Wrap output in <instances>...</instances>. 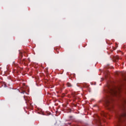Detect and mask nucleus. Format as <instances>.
<instances>
[{
    "label": "nucleus",
    "mask_w": 126,
    "mask_h": 126,
    "mask_svg": "<svg viewBox=\"0 0 126 126\" xmlns=\"http://www.w3.org/2000/svg\"><path fill=\"white\" fill-rule=\"evenodd\" d=\"M108 114H106V113H103V117H104L105 118H106V117H107V115Z\"/></svg>",
    "instance_id": "6"
},
{
    "label": "nucleus",
    "mask_w": 126,
    "mask_h": 126,
    "mask_svg": "<svg viewBox=\"0 0 126 126\" xmlns=\"http://www.w3.org/2000/svg\"><path fill=\"white\" fill-rule=\"evenodd\" d=\"M23 57V55H22V52H20V56H19V59L20 61H21V62H23H23L25 61V59L22 60Z\"/></svg>",
    "instance_id": "4"
},
{
    "label": "nucleus",
    "mask_w": 126,
    "mask_h": 126,
    "mask_svg": "<svg viewBox=\"0 0 126 126\" xmlns=\"http://www.w3.org/2000/svg\"><path fill=\"white\" fill-rule=\"evenodd\" d=\"M115 60H120V57H119V56H116V57H115Z\"/></svg>",
    "instance_id": "7"
},
{
    "label": "nucleus",
    "mask_w": 126,
    "mask_h": 126,
    "mask_svg": "<svg viewBox=\"0 0 126 126\" xmlns=\"http://www.w3.org/2000/svg\"><path fill=\"white\" fill-rule=\"evenodd\" d=\"M94 118L96 122H100L101 121V119H100V117L97 115H95L94 116Z\"/></svg>",
    "instance_id": "3"
},
{
    "label": "nucleus",
    "mask_w": 126,
    "mask_h": 126,
    "mask_svg": "<svg viewBox=\"0 0 126 126\" xmlns=\"http://www.w3.org/2000/svg\"><path fill=\"white\" fill-rule=\"evenodd\" d=\"M69 119H70V120H71V119H72V116H69Z\"/></svg>",
    "instance_id": "8"
},
{
    "label": "nucleus",
    "mask_w": 126,
    "mask_h": 126,
    "mask_svg": "<svg viewBox=\"0 0 126 126\" xmlns=\"http://www.w3.org/2000/svg\"><path fill=\"white\" fill-rule=\"evenodd\" d=\"M102 79V80H103V79Z\"/></svg>",
    "instance_id": "9"
},
{
    "label": "nucleus",
    "mask_w": 126,
    "mask_h": 126,
    "mask_svg": "<svg viewBox=\"0 0 126 126\" xmlns=\"http://www.w3.org/2000/svg\"><path fill=\"white\" fill-rule=\"evenodd\" d=\"M122 109L124 111L123 113L121 114H116V118L119 124L126 122V98H123Z\"/></svg>",
    "instance_id": "2"
},
{
    "label": "nucleus",
    "mask_w": 126,
    "mask_h": 126,
    "mask_svg": "<svg viewBox=\"0 0 126 126\" xmlns=\"http://www.w3.org/2000/svg\"><path fill=\"white\" fill-rule=\"evenodd\" d=\"M118 91L115 89L110 88H108L107 90L104 91L106 95L103 101H104L105 107L110 111H112L113 112L116 111L114 107V98L113 97H117L120 94V92L122 91V88H119Z\"/></svg>",
    "instance_id": "1"
},
{
    "label": "nucleus",
    "mask_w": 126,
    "mask_h": 126,
    "mask_svg": "<svg viewBox=\"0 0 126 126\" xmlns=\"http://www.w3.org/2000/svg\"><path fill=\"white\" fill-rule=\"evenodd\" d=\"M66 86L67 87H72V85L70 83H67Z\"/></svg>",
    "instance_id": "5"
}]
</instances>
